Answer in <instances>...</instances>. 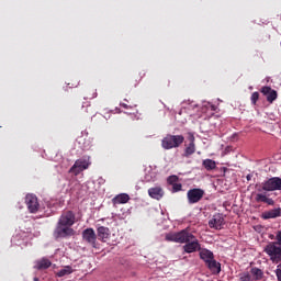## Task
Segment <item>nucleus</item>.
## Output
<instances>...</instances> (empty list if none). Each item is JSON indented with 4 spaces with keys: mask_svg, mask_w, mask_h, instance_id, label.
Wrapping results in <instances>:
<instances>
[{
    "mask_svg": "<svg viewBox=\"0 0 281 281\" xmlns=\"http://www.w3.org/2000/svg\"><path fill=\"white\" fill-rule=\"evenodd\" d=\"M257 203H267V205H276V201L265 193H257L255 196Z\"/></svg>",
    "mask_w": 281,
    "mask_h": 281,
    "instance_id": "nucleus-19",
    "label": "nucleus"
},
{
    "mask_svg": "<svg viewBox=\"0 0 281 281\" xmlns=\"http://www.w3.org/2000/svg\"><path fill=\"white\" fill-rule=\"evenodd\" d=\"M186 142V136L179 134H167L162 139H161V148L164 150H172V148H179L183 145Z\"/></svg>",
    "mask_w": 281,
    "mask_h": 281,
    "instance_id": "nucleus-2",
    "label": "nucleus"
},
{
    "mask_svg": "<svg viewBox=\"0 0 281 281\" xmlns=\"http://www.w3.org/2000/svg\"><path fill=\"white\" fill-rule=\"evenodd\" d=\"M82 240L90 245L91 247L95 248V243L98 240V235H95V231L93 228H86L82 232Z\"/></svg>",
    "mask_w": 281,
    "mask_h": 281,
    "instance_id": "nucleus-11",
    "label": "nucleus"
},
{
    "mask_svg": "<svg viewBox=\"0 0 281 281\" xmlns=\"http://www.w3.org/2000/svg\"><path fill=\"white\" fill-rule=\"evenodd\" d=\"M200 258L207 265L214 258V252L207 248L200 249Z\"/></svg>",
    "mask_w": 281,
    "mask_h": 281,
    "instance_id": "nucleus-20",
    "label": "nucleus"
},
{
    "mask_svg": "<svg viewBox=\"0 0 281 281\" xmlns=\"http://www.w3.org/2000/svg\"><path fill=\"white\" fill-rule=\"evenodd\" d=\"M196 138L194 137V134L189 133L188 134V140L184 143V151L182 154V157H192L194 153H196Z\"/></svg>",
    "mask_w": 281,
    "mask_h": 281,
    "instance_id": "nucleus-6",
    "label": "nucleus"
},
{
    "mask_svg": "<svg viewBox=\"0 0 281 281\" xmlns=\"http://www.w3.org/2000/svg\"><path fill=\"white\" fill-rule=\"evenodd\" d=\"M57 223L59 225H66L68 227H72L76 223V213H74L72 211L63 212Z\"/></svg>",
    "mask_w": 281,
    "mask_h": 281,
    "instance_id": "nucleus-8",
    "label": "nucleus"
},
{
    "mask_svg": "<svg viewBox=\"0 0 281 281\" xmlns=\"http://www.w3.org/2000/svg\"><path fill=\"white\" fill-rule=\"evenodd\" d=\"M249 273L252 278V281H260L265 278V272L258 267L251 268Z\"/></svg>",
    "mask_w": 281,
    "mask_h": 281,
    "instance_id": "nucleus-22",
    "label": "nucleus"
},
{
    "mask_svg": "<svg viewBox=\"0 0 281 281\" xmlns=\"http://www.w3.org/2000/svg\"><path fill=\"white\" fill-rule=\"evenodd\" d=\"M121 106H123V109H128V104L126 103H121Z\"/></svg>",
    "mask_w": 281,
    "mask_h": 281,
    "instance_id": "nucleus-32",
    "label": "nucleus"
},
{
    "mask_svg": "<svg viewBox=\"0 0 281 281\" xmlns=\"http://www.w3.org/2000/svg\"><path fill=\"white\" fill-rule=\"evenodd\" d=\"M75 235L76 231H74V228L59 223H57L53 233V236L56 238V240H58V238H69Z\"/></svg>",
    "mask_w": 281,
    "mask_h": 281,
    "instance_id": "nucleus-5",
    "label": "nucleus"
},
{
    "mask_svg": "<svg viewBox=\"0 0 281 281\" xmlns=\"http://www.w3.org/2000/svg\"><path fill=\"white\" fill-rule=\"evenodd\" d=\"M166 192L164 191V188L160 186L151 187L148 189V195L150 199H154L155 201H161L164 199V195Z\"/></svg>",
    "mask_w": 281,
    "mask_h": 281,
    "instance_id": "nucleus-14",
    "label": "nucleus"
},
{
    "mask_svg": "<svg viewBox=\"0 0 281 281\" xmlns=\"http://www.w3.org/2000/svg\"><path fill=\"white\" fill-rule=\"evenodd\" d=\"M239 281H254L251 278V273L249 271H245L239 273Z\"/></svg>",
    "mask_w": 281,
    "mask_h": 281,
    "instance_id": "nucleus-25",
    "label": "nucleus"
},
{
    "mask_svg": "<svg viewBox=\"0 0 281 281\" xmlns=\"http://www.w3.org/2000/svg\"><path fill=\"white\" fill-rule=\"evenodd\" d=\"M256 188L257 192H276L278 190H281V178H270L263 181L261 184H256Z\"/></svg>",
    "mask_w": 281,
    "mask_h": 281,
    "instance_id": "nucleus-3",
    "label": "nucleus"
},
{
    "mask_svg": "<svg viewBox=\"0 0 281 281\" xmlns=\"http://www.w3.org/2000/svg\"><path fill=\"white\" fill-rule=\"evenodd\" d=\"M87 168H89V161H87V159L80 158L75 161L74 166L69 169V172L78 176L83 170H87Z\"/></svg>",
    "mask_w": 281,
    "mask_h": 281,
    "instance_id": "nucleus-10",
    "label": "nucleus"
},
{
    "mask_svg": "<svg viewBox=\"0 0 281 281\" xmlns=\"http://www.w3.org/2000/svg\"><path fill=\"white\" fill-rule=\"evenodd\" d=\"M259 99H260V93L254 92L251 94V102H252V104H256V102H258Z\"/></svg>",
    "mask_w": 281,
    "mask_h": 281,
    "instance_id": "nucleus-28",
    "label": "nucleus"
},
{
    "mask_svg": "<svg viewBox=\"0 0 281 281\" xmlns=\"http://www.w3.org/2000/svg\"><path fill=\"white\" fill-rule=\"evenodd\" d=\"M74 273V268L71 266H65L64 269L57 272V278H65V276H71Z\"/></svg>",
    "mask_w": 281,
    "mask_h": 281,
    "instance_id": "nucleus-24",
    "label": "nucleus"
},
{
    "mask_svg": "<svg viewBox=\"0 0 281 281\" xmlns=\"http://www.w3.org/2000/svg\"><path fill=\"white\" fill-rule=\"evenodd\" d=\"M263 251L269 256L271 262H274V265L281 262V245L279 243L269 241Z\"/></svg>",
    "mask_w": 281,
    "mask_h": 281,
    "instance_id": "nucleus-4",
    "label": "nucleus"
},
{
    "mask_svg": "<svg viewBox=\"0 0 281 281\" xmlns=\"http://www.w3.org/2000/svg\"><path fill=\"white\" fill-rule=\"evenodd\" d=\"M177 181H179L178 176H169L167 179V182L169 183V186H175V183H177Z\"/></svg>",
    "mask_w": 281,
    "mask_h": 281,
    "instance_id": "nucleus-26",
    "label": "nucleus"
},
{
    "mask_svg": "<svg viewBox=\"0 0 281 281\" xmlns=\"http://www.w3.org/2000/svg\"><path fill=\"white\" fill-rule=\"evenodd\" d=\"M280 216H281V207L272 209L261 214V218L263 221H269L270 218H280Z\"/></svg>",
    "mask_w": 281,
    "mask_h": 281,
    "instance_id": "nucleus-16",
    "label": "nucleus"
},
{
    "mask_svg": "<svg viewBox=\"0 0 281 281\" xmlns=\"http://www.w3.org/2000/svg\"><path fill=\"white\" fill-rule=\"evenodd\" d=\"M90 98H98V92H94L93 95Z\"/></svg>",
    "mask_w": 281,
    "mask_h": 281,
    "instance_id": "nucleus-33",
    "label": "nucleus"
},
{
    "mask_svg": "<svg viewBox=\"0 0 281 281\" xmlns=\"http://www.w3.org/2000/svg\"><path fill=\"white\" fill-rule=\"evenodd\" d=\"M274 273L277 276V280L281 281V263L277 266Z\"/></svg>",
    "mask_w": 281,
    "mask_h": 281,
    "instance_id": "nucleus-29",
    "label": "nucleus"
},
{
    "mask_svg": "<svg viewBox=\"0 0 281 281\" xmlns=\"http://www.w3.org/2000/svg\"><path fill=\"white\" fill-rule=\"evenodd\" d=\"M33 281H41V280H38V278H37V277H35V278L33 279Z\"/></svg>",
    "mask_w": 281,
    "mask_h": 281,
    "instance_id": "nucleus-34",
    "label": "nucleus"
},
{
    "mask_svg": "<svg viewBox=\"0 0 281 281\" xmlns=\"http://www.w3.org/2000/svg\"><path fill=\"white\" fill-rule=\"evenodd\" d=\"M206 267L214 276H218V273H221V262L216 261L214 258L212 261L206 263Z\"/></svg>",
    "mask_w": 281,
    "mask_h": 281,
    "instance_id": "nucleus-21",
    "label": "nucleus"
},
{
    "mask_svg": "<svg viewBox=\"0 0 281 281\" xmlns=\"http://www.w3.org/2000/svg\"><path fill=\"white\" fill-rule=\"evenodd\" d=\"M172 186V192H181L183 186L181 183H175V184H171Z\"/></svg>",
    "mask_w": 281,
    "mask_h": 281,
    "instance_id": "nucleus-27",
    "label": "nucleus"
},
{
    "mask_svg": "<svg viewBox=\"0 0 281 281\" xmlns=\"http://www.w3.org/2000/svg\"><path fill=\"white\" fill-rule=\"evenodd\" d=\"M276 241L281 246V231L276 233Z\"/></svg>",
    "mask_w": 281,
    "mask_h": 281,
    "instance_id": "nucleus-30",
    "label": "nucleus"
},
{
    "mask_svg": "<svg viewBox=\"0 0 281 281\" xmlns=\"http://www.w3.org/2000/svg\"><path fill=\"white\" fill-rule=\"evenodd\" d=\"M165 240H167V243H179L180 245H184L183 250L186 254L201 251V244L199 243V239H196V236L190 232V228H184L178 233H168L165 236Z\"/></svg>",
    "mask_w": 281,
    "mask_h": 281,
    "instance_id": "nucleus-1",
    "label": "nucleus"
},
{
    "mask_svg": "<svg viewBox=\"0 0 281 281\" xmlns=\"http://www.w3.org/2000/svg\"><path fill=\"white\" fill-rule=\"evenodd\" d=\"M202 166L203 168H205V170L211 171V170H216V161L212 160V159H204L202 161Z\"/></svg>",
    "mask_w": 281,
    "mask_h": 281,
    "instance_id": "nucleus-23",
    "label": "nucleus"
},
{
    "mask_svg": "<svg viewBox=\"0 0 281 281\" xmlns=\"http://www.w3.org/2000/svg\"><path fill=\"white\" fill-rule=\"evenodd\" d=\"M25 203L31 214H36V212H38V207H41V204H38V198L34 194H27L25 196Z\"/></svg>",
    "mask_w": 281,
    "mask_h": 281,
    "instance_id": "nucleus-9",
    "label": "nucleus"
},
{
    "mask_svg": "<svg viewBox=\"0 0 281 281\" xmlns=\"http://www.w3.org/2000/svg\"><path fill=\"white\" fill-rule=\"evenodd\" d=\"M205 196V191L203 189H190L187 192V199L190 205H194V203H199L201 199Z\"/></svg>",
    "mask_w": 281,
    "mask_h": 281,
    "instance_id": "nucleus-7",
    "label": "nucleus"
},
{
    "mask_svg": "<svg viewBox=\"0 0 281 281\" xmlns=\"http://www.w3.org/2000/svg\"><path fill=\"white\" fill-rule=\"evenodd\" d=\"M128 201H131V195L127 193H120L112 199L113 205H122L124 203H128Z\"/></svg>",
    "mask_w": 281,
    "mask_h": 281,
    "instance_id": "nucleus-18",
    "label": "nucleus"
},
{
    "mask_svg": "<svg viewBox=\"0 0 281 281\" xmlns=\"http://www.w3.org/2000/svg\"><path fill=\"white\" fill-rule=\"evenodd\" d=\"M261 93L266 95L267 102L273 104L276 100H278V91L271 89L269 86H265L261 88Z\"/></svg>",
    "mask_w": 281,
    "mask_h": 281,
    "instance_id": "nucleus-13",
    "label": "nucleus"
},
{
    "mask_svg": "<svg viewBox=\"0 0 281 281\" xmlns=\"http://www.w3.org/2000/svg\"><path fill=\"white\" fill-rule=\"evenodd\" d=\"M49 267H52V261L43 257L35 261L34 269H37V271H45L46 269H49Z\"/></svg>",
    "mask_w": 281,
    "mask_h": 281,
    "instance_id": "nucleus-17",
    "label": "nucleus"
},
{
    "mask_svg": "<svg viewBox=\"0 0 281 281\" xmlns=\"http://www.w3.org/2000/svg\"><path fill=\"white\" fill-rule=\"evenodd\" d=\"M85 113H89V108H87V109L85 110Z\"/></svg>",
    "mask_w": 281,
    "mask_h": 281,
    "instance_id": "nucleus-35",
    "label": "nucleus"
},
{
    "mask_svg": "<svg viewBox=\"0 0 281 281\" xmlns=\"http://www.w3.org/2000/svg\"><path fill=\"white\" fill-rule=\"evenodd\" d=\"M223 225H225V218L221 214L213 215L212 220L209 221L211 229H223Z\"/></svg>",
    "mask_w": 281,
    "mask_h": 281,
    "instance_id": "nucleus-12",
    "label": "nucleus"
},
{
    "mask_svg": "<svg viewBox=\"0 0 281 281\" xmlns=\"http://www.w3.org/2000/svg\"><path fill=\"white\" fill-rule=\"evenodd\" d=\"M254 176L251 175V173H248L247 176H246V179H247V181H251V178H252Z\"/></svg>",
    "mask_w": 281,
    "mask_h": 281,
    "instance_id": "nucleus-31",
    "label": "nucleus"
},
{
    "mask_svg": "<svg viewBox=\"0 0 281 281\" xmlns=\"http://www.w3.org/2000/svg\"><path fill=\"white\" fill-rule=\"evenodd\" d=\"M97 235L99 240H102V243H106L109 238H111V229L106 226H100L97 228Z\"/></svg>",
    "mask_w": 281,
    "mask_h": 281,
    "instance_id": "nucleus-15",
    "label": "nucleus"
}]
</instances>
